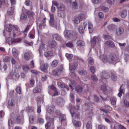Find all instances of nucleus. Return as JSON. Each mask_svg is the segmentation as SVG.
I'll return each instance as SVG.
<instances>
[{
  "mask_svg": "<svg viewBox=\"0 0 129 129\" xmlns=\"http://www.w3.org/2000/svg\"><path fill=\"white\" fill-rule=\"evenodd\" d=\"M101 10L104 12H107L108 11L109 9L108 7H105L104 6H101L100 7Z\"/></svg>",
  "mask_w": 129,
  "mask_h": 129,
  "instance_id": "obj_44",
  "label": "nucleus"
},
{
  "mask_svg": "<svg viewBox=\"0 0 129 129\" xmlns=\"http://www.w3.org/2000/svg\"><path fill=\"white\" fill-rule=\"evenodd\" d=\"M34 117L35 116L32 114L30 115L29 118V120L30 123H33L34 122Z\"/></svg>",
  "mask_w": 129,
  "mask_h": 129,
  "instance_id": "obj_27",
  "label": "nucleus"
},
{
  "mask_svg": "<svg viewBox=\"0 0 129 129\" xmlns=\"http://www.w3.org/2000/svg\"><path fill=\"white\" fill-rule=\"evenodd\" d=\"M80 20L79 18L75 17L74 18V20H73V22L75 24H78L80 22Z\"/></svg>",
  "mask_w": 129,
  "mask_h": 129,
  "instance_id": "obj_36",
  "label": "nucleus"
},
{
  "mask_svg": "<svg viewBox=\"0 0 129 129\" xmlns=\"http://www.w3.org/2000/svg\"><path fill=\"white\" fill-rule=\"evenodd\" d=\"M30 25H27L25 30L22 31V33H23L25 36L27 35V33L29 29L30 28Z\"/></svg>",
  "mask_w": 129,
  "mask_h": 129,
  "instance_id": "obj_26",
  "label": "nucleus"
},
{
  "mask_svg": "<svg viewBox=\"0 0 129 129\" xmlns=\"http://www.w3.org/2000/svg\"><path fill=\"white\" fill-rule=\"evenodd\" d=\"M88 28L90 33H92L93 31V26L92 24L89 21L88 22Z\"/></svg>",
  "mask_w": 129,
  "mask_h": 129,
  "instance_id": "obj_11",
  "label": "nucleus"
},
{
  "mask_svg": "<svg viewBox=\"0 0 129 129\" xmlns=\"http://www.w3.org/2000/svg\"><path fill=\"white\" fill-rule=\"evenodd\" d=\"M12 30L15 32H16L18 31V28L17 26H13L12 25Z\"/></svg>",
  "mask_w": 129,
  "mask_h": 129,
  "instance_id": "obj_58",
  "label": "nucleus"
},
{
  "mask_svg": "<svg viewBox=\"0 0 129 129\" xmlns=\"http://www.w3.org/2000/svg\"><path fill=\"white\" fill-rule=\"evenodd\" d=\"M52 37L53 39H55L57 41H61L62 40L61 37L58 34H53L52 35Z\"/></svg>",
  "mask_w": 129,
  "mask_h": 129,
  "instance_id": "obj_8",
  "label": "nucleus"
},
{
  "mask_svg": "<svg viewBox=\"0 0 129 129\" xmlns=\"http://www.w3.org/2000/svg\"><path fill=\"white\" fill-rule=\"evenodd\" d=\"M23 70L25 71H27L29 70V68L27 66H23Z\"/></svg>",
  "mask_w": 129,
  "mask_h": 129,
  "instance_id": "obj_63",
  "label": "nucleus"
},
{
  "mask_svg": "<svg viewBox=\"0 0 129 129\" xmlns=\"http://www.w3.org/2000/svg\"><path fill=\"white\" fill-rule=\"evenodd\" d=\"M66 46L70 48L73 47L74 46L73 43L71 42H68L66 44Z\"/></svg>",
  "mask_w": 129,
  "mask_h": 129,
  "instance_id": "obj_41",
  "label": "nucleus"
},
{
  "mask_svg": "<svg viewBox=\"0 0 129 129\" xmlns=\"http://www.w3.org/2000/svg\"><path fill=\"white\" fill-rule=\"evenodd\" d=\"M27 18V16L24 14H22L20 16V18L22 20H25Z\"/></svg>",
  "mask_w": 129,
  "mask_h": 129,
  "instance_id": "obj_57",
  "label": "nucleus"
},
{
  "mask_svg": "<svg viewBox=\"0 0 129 129\" xmlns=\"http://www.w3.org/2000/svg\"><path fill=\"white\" fill-rule=\"evenodd\" d=\"M124 32V29L122 27L118 28L116 30V33L118 36H120L123 34Z\"/></svg>",
  "mask_w": 129,
  "mask_h": 129,
  "instance_id": "obj_6",
  "label": "nucleus"
},
{
  "mask_svg": "<svg viewBox=\"0 0 129 129\" xmlns=\"http://www.w3.org/2000/svg\"><path fill=\"white\" fill-rule=\"evenodd\" d=\"M7 66L6 64H3L2 66L1 64H0V69L1 70H2L3 69L4 70H6L7 69Z\"/></svg>",
  "mask_w": 129,
  "mask_h": 129,
  "instance_id": "obj_29",
  "label": "nucleus"
},
{
  "mask_svg": "<svg viewBox=\"0 0 129 129\" xmlns=\"http://www.w3.org/2000/svg\"><path fill=\"white\" fill-rule=\"evenodd\" d=\"M91 78L92 80L94 81H96L98 80L97 78L95 75H91Z\"/></svg>",
  "mask_w": 129,
  "mask_h": 129,
  "instance_id": "obj_61",
  "label": "nucleus"
},
{
  "mask_svg": "<svg viewBox=\"0 0 129 129\" xmlns=\"http://www.w3.org/2000/svg\"><path fill=\"white\" fill-rule=\"evenodd\" d=\"M51 123L50 122H47L45 125V128L46 129H48L51 125Z\"/></svg>",
  "mask_w": 129,
  "mask_h": 129,
  "instance_id": "obj_60",
  "label": "nucleus"
},
{
  "mask_svg": "<svg viewBox=\"0 0 129 129\" xmlns=\"http://www.w3.org/2000/svg\"><path fill=\"white\" fill-rule=\"evenodd\" d=\"M58 64L57 61L56 60H54L52 62V67H56Z\"/></svg>",
  "mask_w": 129,
  "mask_h": 129,
  "instance_id": "obj_43",
  "label": "nucleus"
},
{
  "mask_svg": "<svg viewBox=\"0 0 129 129\" xmlns=\"http://www.w3.org/2000/svg\"><path fill=\"white\" fill-rule=\"evenodd\" d=\"M124 105L126 108H129V101H128L126 100H124L123 101Z\"/></svg>",
  "mask_w": 129,
  "mask_h": 129,
  "instance_id": "obj_40",
  "label": "nucleus"
},
{
  "mask_svg": "<svg viewBox=\"0 0 129 129\" xmlns=\"http://www.w3.org/2000/svg\"><path fill=\"white\" fill-rule=\"evenodd\" d=\"M55 113L56 115L59 117L60 116H61V115L62 114L61 112L58 110H56L55 111Z\"/></svg>",
  "mask_w": 129,
  "mask_h": 129,
  "instance_id": "obj_54",
  "label": "nucleus"
},
{
  "mask_svg": "<svg viewBox=\"0 0 129 129\" xmlns=\"http://www.w3.org/2000/svg\"><path fill=\"white\" fill-rule=\"evenodd\" d=\"M78 73L80 75H85L87 74V72L85 70H82L78 71Z\"/></svg>",
  "mask_w": 129,
  "mask_h": 129,
  "instance_id": "obj_32",
  "label": "nucleus"
},
{
  "mask_svg": "<svg viewBox=\"0 0 129 129\" xmlns=\"http://www.w3.org/2000/svg\"><path fill=\"white\" fill-rule=\"evenodd\" d=\"M69 69L71 73H72V75H74L75 76H76V75L74 73V71L75 69V66L74 65L70 66Z\"/></svg>",
  "mask_w": 129,
  "mask_h": 129,
  "instance_id": "obj_16",
  "label": "nucleus"
},
{
  "mask_svg": "<svg viewBox=\"0 0 129 129\" xmlns=\"http://www.w3.org/2000/svg\"><path fill=\"white\" fill-rule=\"evenodd\" d=\"M72 7L75 9L78 8V4L77 2H73L72 5Z\"/></svg>",
  "mask_w": 129,
  "mask_h": 129,
  "instance_id": "obj_46",
  "label": "nucleus"
},
{
  "mask_svg": "<svg viewBox=\"0 0 129 129\" xmlns=\"http://www.w3.org/2000/svg\"><path fill=\"white\" fill-rule=\"evenodd\" d=\"M66 56L68 59H72L73 57V55L72 54L67 53L66 54Z\"/></svg>",
  "mask_w": 129,
  "mask_h": 129,
  "instance_id": "obj_49",
  "label": "nucleus"
},
{
  "mask_svg": "<svg viewBox=\"0 0 129 129\" xmlns=\"http://www.w3.org/2000/svg\"><path fill=\"white\" fill-rule=\"evenodd\" d=\"M56 43L54 40L50 42V43L49 44V47L51 48H54L56 46Z\"/></svg>",
  "mask_w": 129,
  "mask_h": 129,
  "instance_id": "obj_19",
  "label": "nucleus"
},
{
  "mask_svg": "<svg viewBox=\"0 0 129 129\" xmlns=\"http://www.w3.org/2000/svg\"><path fill=\"white\" fill-rule=\"evenodd\" d=\"M101 42L100 39L97 37H94L92 40L91 44L93 45H97L98 46L100 45V43Z\"/></svg>",
  "mask_w": 129,
  "mask_h": 129,
  "instance_id": "obj_3",
  "label": "nucleus"
},
{
  "mask_svg": "<svg viewBox=\"0 0 129 129\" xmlns=\"http://www.w3.org/2000/svg\"><path fill=\"white\" fill-rule=\"evenodd\" d=\"M101 89L103 91H105L107 90V87L105 84H104L101 86Z\"/></svg>",
  "mask_w": 129,
  "mask_h": 129,
  "instance_id": "obj_55",
  "label": "nucleus"
},
{
  "mask_svg": "<svg viewBox=\"0 0 129 129\" xmlns=\"http://www.w3.org/2000/svg\"><path fill=\"white\" fill-rule=\"evenodd\" d=\"M26 13L28 18H33L35 15L34 12L31 10H27L26 12Z\"/></svg>",
  "mask_w": 129,
  "mask_h": 129,
  "instance_id": "obj_7",
  "label": "nucleus"
},
{
  "mask_svg": "<svg viewBox=\"0 0 129 129\" xmlns=\"http://www.w3.org/2000/svg\"><path fill=\"white\" fill-rule=\"evenodd\" d=\"M44 122V120L42 118H38L37 120V122L39 124H43Z\"/></svg>",
  "mask_w": 129,
  "mask_h": 129,
  "instance_id": "obj_47",
  "label": "nucleus"
},
{
  "mask_svg": "<svg viewBox=\"0 0 129 129\" xmlns=\"http://www.w3.org/2000/svg\"><path fill=\"white\" fill-rule=\"evenodd\" d=\"M12 54L14 57L18 58V54L17 50L15 48H13L12 50Z\"/></svg>",
  "mask_w": 129,
  "mask_h": 129,
  "instance_id": "obj_14",
  "label": "nucleus"
},
{
  "mask_svg": "<svg viewBox=\"0 0 129 129\" xmlns=\"http://www.w3.org/2000/svg\"><path fill=\"white\" fill-rule=\"evenodd\" d=\"M6 29L7 31L10 32L12 30V25L10 24L7 25L6 27Z\"/></svg>",
  "mask_w": 129,
  "mask_h": 129,
  "instance_id": "obj_25",
  "label": "nucleus"
},
{
  "mask_svg": "<svg viewBox=\"0 0 129 129\" xmlns=\"http://www.w3.org/2000/svg\"><path fill=\"white\" fill-rule=\"evenodd\" d=\"M65 8L64 6L61 4H60V7L58 8V16L60 17H64L66 15L64 12Z\"/></svg>",
  "mask_w": 129,
  "mask_h": 129,
  "instance_id": "obj_2",
  "label": "nucleus"
},
{
  "mask_svg": "<svg viewBox=\"0 0 129 129\" xmlns=\"http://www.w3.org/2000/svg\"><path fill=\"white\" fill-rule=\"evenodd\" d=\"M15 101L13 100H11L8 102V104L11 106H13L15 105Z\"/></svg>",
  "mask_w": 129,
  "mask_h": 129,
  "instance_id": "obj_50",
  "label": "nucleus"
},
{
  "mask_svg": "<svg viewBox=\"0 0 129 129\" xmlns=\"http://www.w3.org/2000/svg\"><path fill=\"white\" fill-rule=\"evenodd\" d=\"M16 91L17 93L18 94H21V88L19 86H18L16 87Z\"/></svg>",
  "mask_w": 129,
  "mask_h": 129,
  "instance_id": "obj_39",
  "label": "nucleus"
},
{
  "mask_svg": "<svg viewBox=\"0 0 129 129\" xmlns=\"http://www.w3.org/2000/svg\"><path fill=\"white\" fill-rule=\"evenodd\" d=\"M57 84L59 87L61 88H67L68 87L65 84L60 82H58Z\"/></svg>",
  "mask_w": 129,
  "mask_h": 129,
  "instance_id": "obj_18",
  "label": "nucleus"
},
{
  "mask_svg": "<svg viewBox=\"0 0 129 129\" xmlns=\"http://www.w3.org/2000/svg\"><path fill=\"white\" fill-rule=\"evenodd\" d=\"M75 89L77 92L80 93L82 88L81 87L79 86H77L75 88Z\"/></svg>",
  "mask_w": 129,
  "mask_h": 129,
  "instance_id": "obj_35",
  "label": "nucleus"
},
{
  "mask_svg": "<svg viewBox=\"0 0 129 129\" xmlns=\"http://www.w3.org/2000/svg\"><path fill=\"white\" fill-rule=\"evenodd\" d=\"M16 122L17 123H19L22 121L23 119V118L22 116L20 115H18L16 117Z\"/></svg>",
  "mask_w": 129,
  "mask_h": 129,
  "instance_id": "obj_13",
  "label": "nucleus"
},
{
  "mask_svg": "<svg viewBox=\"0 0 129 129\" xmlns=\"http://www.w3.org/2000/svg\"><path fill=\"white\" fill-rule=\"evenodd\" d=\"M100 57L104 62L108 61L110 63H116L119 61L118 57L113 53L110 54L109 56L104 55H101Z\"/></svg>",
  "mask_w": 129,
  "mask_h": 129,
  "instance_id": "obj_1",
  "label": "nucleus"
},
{
  "mask_svg": "<svg viewBox=\"0 0 129 129\" xmlns=\"http://www.w3.org/2000/svg\"><path fill=\"white\" fill-rule=\"evenodd\" d=\"M30 54L28 53H26L24 55V58L26 60H29L30 58Z\"/></svg>",
  "mask_w": 129,
  "mask_h": 129,
  "instance_id": "obj_34",
  "label": "nucleus"
},
{
  "mask_svg": "<svg viewBox=\"0 0 129 129\" xmlns=\"http://www.w3.org/2000/svg\"><path fill=\"white\" fill-rule=\"evenodd\" d=\"M79 30L80 33L82 34L84 33V30L82 27L81 26H79Z\"/></svg>",
  "mask_w": 129,
  "mask_h": 129,
  "instance_id": "obj_53",
  "label": "nucleus"
},
{
  "mask_svg": "<svg viewBox=\"0 0 129 129\" xmlns=\"http://www.w3.org/2000/svg\"><path fill=\"white\" fill-rule=\"evenodd\" d=\"M101 77L102 79H107L110 77V75L106 71H103L101 74Z\"/></svg>",
  "mask_w": 129,
  "mask_h": 129,
  "instance_id": "obj_5",
  "label": "nucleus"
},
{
  "mask_svg": "<svg viewBox=\"0 0 129 129\" xmlns=\"http://www.w3.org/2000/svg\"><path fill=\"white\" fill-rule=\"evenodd\" d=\"M14 13V9L12 7L9 8L8 10L7 14L9 15H12Z\"/></svg>",
  "mask_w": 129,
  "mask_h": 129,
  "instance_id": "obj_28",
  "label": "nucleus"
},
{
  "mask_svg": "<svg viewBox=\"0 0 129 129\" xmlns=\"http://www.w3.org/2000/svg\"><path fill=\"white\" fill-rule=\"evenodd\" d=\"M103 37L104 39L106 40L111 39V37L110 36L105 35H104L103 36Z\"/></svg>",
  "mask_w": 129,
  "mask_h": 129,
  "instance_id": "obj_56",
  "label": "nucleus"
},
{
  "mask_svg": "<svg viewBox=\"0 0 129 129\" xmlns=\"http://www.w3.org/2000/svg\"><path fill=\"white\" fill-rule=\"evenodd\" d=\"M98 16L100 18L102 19L103 18L104 15L102 12H100L98 13Z\"/></svg>",
  "mask_w": 129,
  "mask_h": 129,
  "instance_id": "obj_64",
  "label": "nucleus"
},
{
  "mask_svg": "<svg viewBox=\"0 0 129 129\" xmlns=\"http://www.w3.org/2000/svg\"><path fill=\"white\" fill-rule=\"evenodd\" d=\"M65 36L67 38H69L71 36V34L69 30H65L64 31Z\"/></svg>",
  "mask_w": 129,
  "mask_h": 129,
  "instance_id": "obj_21",
  "label": "nucleus"
},
{
  "mask_svg": "<svg viewBox=\"0 0 129 129\" xmlns=\"http://www.w3.org/2000/svg\"><path fill=\"white\" fill-rule=\"evenodd\" d=\"M60 119L61 120V121L62 122L63 121H65L66 120V116L62 114L61 116L59 117Z\"/></svg>",
  "mask_w": 129,
  "mask_h": 129,
  "instance_id": "obj_38",
  "label": "nucleus"
},
{
  "mask_svg": "<svg viewBox=\"0 0 129 129\" xmlns=\"http://www.w3.org/2000/svg\"><path fill=\"white\" fill-rule=\"evenodd\" d=\"M80 122L77 121L75 120L73 122V124L75 127H79L80 126Z\"/></svg>",
  "mask_w": 129,
  "mask_h": 129,
  "instance_id": "obj_42",
  "label": "nucleus"
},
{
  "mask_svg": "<svg viewBox=\"0 0 129 129\" xmlns=\"http://www.w3.org/2000/svg\"><path fill=\"white\" fill-rule=\"evenodd\" d=\"M11 58L8 56H6L3 59V61L4 62H8L10 61L11 60Z\"/></svg>",
  "mask_w": 129,
  "mask_h": 129,
  "instance_id": "obj_37",
  "label": "nucleus"
},
{
  "mask_svg": "<svg viewBox=\"0 0 129 129\" xmlns=\"http://www.w3.org/2000/svg\"><path fill=\"white\" fill-rule=\"evenodd\" d=\"M88 62L90 64L92 65L94 64V61L92 58L90 57L89 58Z\"/></svg>",
  "mask_w": 129,
  "mask_h": 129,
  "instance_id": "obj_51",
  "label": "nucleus"
},
{
  "mask_svg": "<svg viewBox=\"0 0 129 129\" xmlns=\"http://www.w3.org/2000/svg\"><path fill=\"white\" fill-rule=\"evenodd\" d=\"M62 72V70L60 69H59L54 70L53 72V74L55 75H59L61 74Z\"/></svg>",
  "mask_w": 129,
  "mask_h": 129,
  "instance_id": "obj_12",
  "label": "nucleus"
},
{
  "mask_svg": "<svg viewBox=\"0 0 129 129\" xmlns=\"http://www.w3.org/2000/svg\"><path fill=\"white\" fill-rule=\"evenodd\" d=\"M77 45L80 46H83L85 45L84 42L82 40H79L77 41L76 43Z\"/></svg>",
  "mask_w": 129,
  "mask_h": 129,
  "instance_id": "obj_22",
  "label": "nucleus"
},
{
  "mask_svg": "<svg viewBox=\"0 0 129 129\" xmlns=\"http://www.w3.org/2000/svg\"><path fill=\"white\" fill-rule=\"evenodd\" d=\"M124 59L125 61L126 62H127L129 60V55L127 54L125 55Z\"/></svg>",
  "mask_w": 129,
  "mask_h": 129,
  "instance_id": "obj_59",
  "label": "nucleus"
},
{
  "mask_svg": "<svg viewBox=\"0 0 129 129\" xmlns=\"http://www.w3.org/2000/svg\"><path fill=\"white\" fill-rule=\"evenodd\" d=\"M85 106L87 110H89L91 106V104L89 103H87L85 104Z\"/></svg>",
  "mask_w": 129,
  "mask_h": 129,
  "instance_id": "obj_52",
  "label": "nucleus"
},
{
  "mask_svg": "<svg viewBox=\"0 0 129 129\" xmlns=\"http://www.w3.org/2000/svg\"><path fill=\"white\" fill-rule=\"evenodd\" d=\"M127 11L125 10H123L121 12L120 14V16L122 18H125L127 15Z\"/></svg>",
  "mask_w": 129,
  "mask_h": 129,
  "instance_id": "obj_17",
  "label": "nucleus"
},
{
  "mask_svg": "<svg viewBox=\"0 0 129 129\" xmlns=\"http://www.w3.org/2000/svg\"><path fill=\"white\" fill-rule=\"evenodd\" d=\"M27 112L28 113H34V109L33 108L31 107H28L26 109Z\"/></svg>",
  "mask_w": 129,
  "mask_h": 129,
  "instance_id": "obj_23",
  "label": "nucleus"
},
{
  "mask_svg": "<svg viewBox=\"0 0 129 129\" xmlns=\"http://www.w3.org/2000/svg\"><path fill=\"white\" fill-rule=\"evenodd\" d=\"M50 20L49 21L50 24L53 25L54 23V16L53 14H50Z\"/></svg>",
  "mask_w": 129,
  "mask_h": 129,
  "instance_id": "obj_20",
  "label": "nucleus"
},
{
  "mask_svg": "<svg viewBox=\"0 0 129 129\" xmlns=\"http://www.w3.org/2000/svg\"><path fill=\"white\" fill-rule=\"evenodd\" d=\"M33 92L35 93H41V90L40 88L36 87L33 89Z\"/></svg>",
  "mask_w": 129,
  "mask_h": 129,
  "instance_id": "obj_24",
  "label": "nucleus"
},
{
  "mask_svg": "<svg viewBox=\"0 0 129 129\" xmlns=\"http://www.w3.org/2000/svg\"><path fill=\"white\" fill-rule=\"evenodd\" d=\"M44 55L46 57H47L52 56L53 55V53L50 51L46 52L44 53Z\"/></svg>",
  "mask_w": 129,
  "mask_h": 129,
  "instance_id": "obj_31",
  "label": "nucleus"
},
{
  "mask_svg": "<svg viewBox=\"0 0 129 129\" xmlns=\"http://www.w3.org/2000/svg\"><path fill=\"white\" fill-rule=\"evenodd\" d=\"M78 18L80 21L84 20L86 19L85 15L83 14H80Z\"/></svg>",
  "mask_w": 129,
  "mask_h": 129,
  "instance_id": "obj_30",
  "label": "nucleus"
},
{
  "mask_svg": "<svg viewBox=\"0 0 129 129\" xmlns=\"http://www.w3.org/2000/svg\"><path fill=\"white\" fill-rule=\"evenodd\" d=\"M110 100L112 104L113 105H115L116 103V99L115 98H111Z\"/></svg>",
  "mask_w": 129,
  "mask_h": 129,
  "instance_id": "obj_48",
  "label": "nucleus"
},
{
  "mask_svg": "<svg viewBox=\"0 0 129 129\" xmlns=\"http://www.w3.org/2000/svg\"><path fill=\"white\" fill-rule=\"evenodd\" d=\"M48 67V64L47 63H45L40 66V69L42 71L46 72Z\"/></svg>",
  "mask_w": 129,
  "mask_h": 129,
  "instance_id": "obj_4",
  "label": "nucleus"
},
{
  "mask_svg": "<svg viewBox=\"0 0 129 129\" xmlns=\"http://www.w3.org/2000/svg\"><path fill=\"white\" fill-rule=\"evenodd\" d=\"M92 123L91 121H89L86 124V127L87 129H92Z\"/></svg>",
  "mask_w": 129,
  "mask_h": 129,
  "instance_id": "obj_33",
  "label": "nucleus"
},
{
  "mask_svg": "<svg viewBox=\"0 0 129 129\" xmlns=\"http://www.w3.org/2000/svg\"><path fill=\"white\" fill-rule=\"evenodd\" d=\"M98 129H105V126L102 124L99 125L98 126Z\"/></svg>",
  "mask_w": 129,
  "mask_h": 129,
  "instance_id": "obj_62",
  "label": "nucleus"
},
{
  "mask_svg": "<svg viewBox=\"0 0 129 129\" xmlns=\"http://www.w3.org/2000/svg\"><path fill=\"white\" fill-rule=\"evenodd\" d=\"M24 3L27 6H30L32 5V2L30 0H26Z\"/></svg>",
  "mask_w": 129,
  "mask_h": 129,
  "instance_id": "obj_45",
  "label": "nucleus"
},
{
  "mask_svg": "<svg viewBox=\"0 0 129 129\" xmlns=\"http://www.w3.org/2000/svg\"><path fill=\"white\" fill-rule=\"evenodd\" d=\"M116 26L114 24H111L109 25L107 27V29L109 30L113 31L116 28Z\"/></svg>",
  "mask_w": 129,
  "mask_h": 129,
  "instance_id": "obj_10",
  "label": "nucleus"
},
{
  "mask_svg": "<svg viewBox=\"0 0 129 129\" xmlns=\"http://www.w3.org/2000/svg\"><path fill=\"white\" fill-rule=\"evenodd\" d=\"M110 73L111 74V79L113 81H115L116 80L117 77L116 75L114 72L112 70L110 71Z\"/></svg>",
  "mask_w": 129,
  "mask_h": 129,
  "instance_id": "obj_9",
  "label": "nucleus"
},
{
  "mask_svg": "<svg viewBox=\"0 0 129 129\" xmlns=\"http://www.w3.org/2000/svg\"><path fill=\"white\" fill-rule=\"evenodd\" d=\"M106 43L107 46L110 47L114 48L115 47L114 43L112 41H108L106 42Z\"/></svg>",
  "mask_w": 129,
  "mask_h": 129,
  "instance_id": "obj_15",
  "label": "nucleus"
}]
</instances>
